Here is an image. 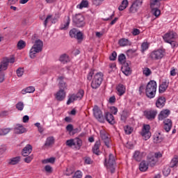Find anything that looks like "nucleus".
I'll list each match as a JSON object with an SVG mask.
<instances>
[{"mask_svg":"<svg viewBox=\"0 0 178 178\" xmlns=\"http://www.w3.org/2000/svg\"><path fill=\"white\" fill-rule=\"evenodd\" d=\"M44 46V43L41 40H35L34 44L31 48L29 51V57L31 59H34L35 58L37 54H40L42 51V47Z\"/></svg>","mask_w":178,"mask_h":178,"instance_id":"nucleus-1","label":"nucleus"},{"mask_svg":"<svg viewBox=\"0 0 178 178\" xmlns=\"http://www.w3.org/2000/svg\"><path fill=\"white\" fill-rule=\"evenodd\" d=\"M156 81H150L148 82L145 88V92L147 98H155V95L156 94Z\"/></svg>","mask_w":178,"mask_h":178,"instance_id":"nucleus-2","label":"nucleus"},{"mask_svg":"<svg viewBox=\"0 0 178 178\" xmlns=\"http://www.w3.org/2000/svg\"><path fill=\"white\" fill-rule=\"evenodd\" d=\"M84 97V90L80 89L76 93L70 94L68 96L67 105L73 104L74 101H81Z\"/></svg>","mask_w":178,"mask_h":178,"instance_id":"nucleus-3","label":"nucleus"},{"mask_svg":"<svg viewBox=\"0 0 178 178\" xmlns=\"http://www.w3.org/2000/svg\"><path fill=\"white\" fill-rule=\"evenodd\" d=\"M104 80V74L101 72H98L95 74L93 79H92L91 87L94 90H97L102 84V81Z\"/></svg>","mask_w":178,"mask_h":178,"instance_id":"nucleus-4","label":"nucleus"},{"mask_svg":"<svg viewBox=\"0 0 178 178\" xmlns=\"http://www.w3.org/2000/svg\"><path fill=\"white\" fill-rule=\"evenodd\" d=\"M160 158H162V154L161 152L149 154L147 156V161L149 162V166L152 167L154 165H156V163L158 162L159 159H160Z\"/></svg>","mask_w":178,"mask_h":178,"instance_id":"nucleus-5","label":"nucleus"},{"mask_svg":"<svg viewBox=\"0 0 178 178\" xmlns=\"http://www.w3.org/2000/svg\"><path fill=\"white\" fill-rule=\"evenodd\" d=\"M92 111L95 119H97V120L101 123H104L105 122V117L104 116V114H102V111L99 107H98V106H95L92 108Z\"/></svg>","mask_w":178,"mask_h":178,"instance_id":"nucleus-6","label":"nucleus"},{"mask_svg":"<svg viewBox=\"0 0 178 178\" xmlns=\"http://www.w3.org/2000/svg\"><path fill=\"white\" fill-rule=\"evenodd\" d=\"M165 55V51L162 49H157L150 53V58L152 60H160Z\"/></svg>","mask_w":178,"mask_h":178,"instance_id":"nucleus-7","label":"nucleus"},{"mask_svg":"<svg viewBox=\"0 0 178 178\" xmlns=\"http://www.w3.org/2000/svg\"><path fill=\"white\" fill-rule=\"evenodd\" d=\"M105 166L108 169V170H111V173H114L115 172V156L113 154H111L109 155L108 161L106 162V160H105Z\"/></svg>","mask_w":178,"mask_h":178,"instance_id":"nucleus-8","label":"nucleus"},{"mask_svg":"<svg viewBox=\"0 0 178 178\" xmlns=\"http://www.w3.org/2000/svg\"><path fill=\"white\" fill-rule=\"evenodd\" d=\"M151 129V127L149 124H145L142 129V131L140 132V136L143 138L145 141L147 140H149L151 138V132L149 130Z\"/></svg>","mask_w":178,"mask_h":178,"instance_id":"nucleus-9","label":"nucleus"},{"mask_svg":"<svg viewBox=\"0 0 178 178\" xmlns=\"http://www.w3.org/2000/svg\"><path fill=\"white\" fill-rule=\"evenodd\" d=\"M81 144L82 141L79 138L67 140V145L69 147H73V148H76V149H80Z\"/></svg>","mask_w":178,"mask_h":178,"instance_id":"nucleus-10","label":"nucleus"},{"mask_svg":"<svg viewBox=\"0 0 178 178\" xmlns=\"http://www.w3.org/2000/svg\"><path fill=\"white\" fill-rule=\"evenodd\" d=\"M72 20L77 27H83L84 26V17L81 14H76L73 17Z\"/></svg>","mask_w":178,"mask_h":178,"instance_id":"nucleus-11","label":"nucleus"},{"mask_svg":"<svg viewBox=\"0 0 178 178\" xmlns=\"http://www.w3.org/2000/svg\"><path fill=\"white\" fill-rule=\"evenodd\" d=\"M143 5V1L140 0H136L133 4L129 8V12L131 13H136L138 9H140V6Z\"/></svg>","mask_w":178,"mask_h":178,"instance_id":"nucleus-12","label":"nucleus"},{"mask_svg":"<svg viewBox=\"0 0 178 178\" xmlns=\"http://www.w3.org/2000/svg\"><path fill=\"white\" fill-rule=\"evenodd\" d=\"M163 38L165 41V42H170V41H173L175 38H176V33L173 31H170L166 33L163 36Z\"/></svg>","mask_w":178,"mask_h":178,"instance_id":"nucleus-13","label":"nucleus"},{"mask_svg":"<svg viewBox=\"0 0 178 178\" xmlns=\"http://www.w3.org/2000/svg\"><path fill=\"white\" fill-rule=\"evenodd\" d=\"M157 113L158 112L155 110H147L144 112V115L148 119V120H154Z\"/></svg>","mask_w":178,"mask_h":178,"instance_id":"nucleus-14","label":"nucleus"},{"mask_svg":"<svg viewBox=\"0 0 178 178\" xmlns=\"http://www.w3.org/2000/svg\"><path fill=\"white\" fill-rule=\"evenodd\" d=\"M116 94L118 97H122L126 94V86L122 83L117 85L115 88Z\"/></svg>","mask_w":178,"mask_h":178,"instance_id":"nucleus-15","label":"nucleus"},{"mask_svg":"<svg viewBox=\"0 0 178 178\" xmlns=\"http://www.w3.org/2000/svg\"><path fill=\"white\" fill-rule=\"evenodd\" d=\"M33 152V146L31 145L28 144L26 145L22 151V156H29L31 152Z\"/></svg>","mask_w":178,"mask_h":178,"instance_id":"nucleus-16","label":"nucleus"},{"mask_svg":"<svg viewBox=\"0 0 178 178\" xmlns=\"http://www.w3.org/2000/svg\"><path fill=\"white\" fill-rule=\"evenodd\" d=\"M27 130L22 124H17L16 127L14 128V133L15 134H23V133H26Z\"/></svg>","mask_w":178,"mask_h":178,"instance_id":"nucleus-17","label":"nucleus"},{"mask_svg":"<svg viewBox=\"0 0 178 178\" xmlns=\"http://www.w3.org/2000/svg\"><path fill=\"white\" fill-rule=\"evenodd\" d=\"M166 102V99L163 97H160L156 102V108H162L165 106V104Z\"/></svg>","mask_w":178,"mask_h":178,"instance_id":"nucleus-18","label":"nucleus"},{"mask_svg":"<svg viewBox=\"0 0 178 178\" xmlns=\"http://www.w3.org/2000/svg\"><path fill=\"white\" fill-rule=\"evenodd\" d=\"M77 114V110L76 108H73L68 113L69 116L67 117V122L73 123V120L74 119L75 115Z\"/></svg>","mask_w":178,"mask_h":178,"instance_id":"nucleus-19","label":"nucleus"},{"mask_svg":"<svg viewBox=\"0 0 178 178\" xmlns=\"http://www.w3.org/2000/svg\"><path fill=\"white\" fill-rule=\"evenodd\" d=\"M169 115H170V111L168 109L161 111L159 115V120H163V119H166Z\"/></svg>","mask_w":178,"mask_h":178,"instance_id":"nucleus-20","label":"nucleus"},{"mask_svg":"<svg viewBox=\"0 0 178 178\" xmlns=\"http://www.w3.org/2000/svg\"><path fill=\"white\" fill-rule=\"evenodd\" d=\"M66 98V92L65 90H59L56 94V99L57 101H63Z\"/></svg>","mask_w":178,"mask_h":178,"instance_id":"nucleus-21","label":"nucleus"},{"mask_svg":"<svg viewBox=\"0 0 178 178\" xmlns=\"http://www.w3.org/2000/svg\"><path fill=\"white\" fill-rule=\"evenodd\" d=\"M100 137L104 140L106 147H109V145H108V142L109 141V137L108 136V133H106L105 130L100 131Z\"/></svg>","mask_w":178,"mask_h":178,"instance_id":"nucleus-22","label":"nucleus"},{"mask_svg":"<svg viewBox=\"0 0 178 178\" xmlns=\"http://www.w3.org/2000/svg\"><path fill=\"white\" fill-rule=\"evenodd\" d=\"M105 120H106L110 124H115V117L111 113H106Z\"/></svg>","mask_w":178,"mask_h":178,"instance_id":"nucleus-23","label":"nucleus"},{"mask_svg":"<svg viewBox=\"0 0 178 178\" xmlns=\"http://www.w3.org/2000/svg\"><path fill=\"white\" fill-rule=\"evenodd\" d=\"M148 165H149V163L146 161H143L140 165H139V170L140 172H147L148 170Z\"/></svg>","mask_w":178,"mask_h":178,"instance_id":"nucleus-24","label":"nucleus"},{"mask_svg":"<svg viewBox=\"0 0 178 178\" xmlns=\"http://www.w3.org/2000/svg\"><path fill=\"white\" fill-rule=\"evenodd\" d=\"M145 154L144 152H140L139 151H136L134 154V159L140 162L144 158Z\"/></svg>","mask_w":178,"mask_h":178,"instance_id":"nucleus-25","label":"nucleus"},{"mask_svg":"<svg viewBox=\"0 0 178 178\" xmlns=\"http://www.w3.org/2000/svg\"><path fill=\"white\" fill-rule=\"evenodd\" d=\"M122 72L125 76H130L131 74V69L129 66V64H124L122 67Z\"/></svg>","mask_w":178,"mask_h":178,"instance_id":"nucleus-26","label":"nucleus"},{"mask_svg":"<svg viewBox=\"0 0 178 178\" xmlns=\"http://www.w3.org/2000/svg\"><path fill=\"white\" fill-rule=\"evenodd\" d=\"M168 87H169V82L168 81H163L159 88V91L160 93L165 92L166 90H168Z\"/></svg>","mask_w":178,"mask_h":178,"instance_id":"nucleus-27","label":"nucleus"},{"mask_svg":"<svg viewBox=\"0 0 178 178\" xmlns=\"http://www.w3.org/2000/svg\"><path fill=\"white\" fill-rule=\"evenodd\" d=\"M67 131L69 132L70 136H74V134L79 133V129H74L73 124H70L67 125Z\"/></svg>","mask_w":178,"mask_h":178,"instance_id":"nucleus-28","label":"nucleus"},{"mask_svg":"<svg viewBox=\"0 0 178 178\" xmlns=\"http://www.w3.org/2000/svg\"><path fill=\"white\" fill-rule=\"evenodd\" d=\"M172 129V120L167 119L164 120V129L167 133H169L170 131V129Z\"/></svg>","mask_w":178,"mask_h":178,"instance_id":"nucleus-29","label":"nucleus"},{"mask_svg":"<svg viewBox=\"0 0 178 178\" xmlns=\"http://www.w3.org/2000/svg\"><path fill=\"white\" fill-rule=\"evenodd\" d=\"M53 144H55V138H54V136H49L46 140L44 147H47V148H49Z\"/></svg>","mask_w":178,"mask_h":178,"instance_id":"nucleus-30","label":"nucleus"},{"mask_svg":"<svg viewBox=\"0 0 178 178\" xmlns=\"http://www.w3.org/2000/svg\"><path fill=\"white\" fill-rule=\"evenodd\" d=\"M119 45L120 47H127L131 45V42L126 38H122L118 42Z\"/></svg>","mask_w":178,"mask_h":178,"instance_id":"nucleus-31","label":"nucleus"},{"mask_svg":"<svg viewBox=\"0 0 178 178\" xmlns=\"http://www.w3.org/2000/svg\"><path fill=\"white\" fill-rule=\"evenodd\" d=\"M8 66H9V61L8 60V58L3 59L0 65V72L6 70V69H8Z\"/></svg>","mask_w":178,"mask_h":178,"instance_id":"nucleus-32","label":"nucleus"},{"mask_svg":"<svg viewBox=\"0 0 178 178\" xmlns=\"http://www.w3.org/2000/svg\"><path fill=\"white\" fill-rule=\"evenodd\" d=\"M34 91H35V88H34L33 86H29L25 89H23L22 90V94H23V95H24L25 94H31L33 92H34Z\"/></svg>","mask_w":178,"mask_h":178,"instance_id":"nucleus-33","label":"nucleus"},{"mask_svg":"<svg viewBox=\"0 0 178 178\" xmlns=\"http://www.w3.org/2000/svg\"><path fill=\"white\" fill-rule=\"evenodd\" d=\"M101 146V142L97 141L92 148V152L96 155L99 154V147Z\"/></svg>","mask_w":178,"mask_h":178,"instance_id":"nucleus-34","label":"nucleus"},{"mask_svg":"<svg viewBox=\"0 0 178 178\" xmlns=\"http://www.w3.org/2000/svg\"><path fill=\"white\" fill-rule=\"evenodd\" d=\"M59 84H58V87L60 88V90H63L65 91V89H66L67 85L66 83L63 81V77H60L59 78Z\"/></svg>","mask_w":178,"mask_h":178,"instance_id":"nucleus-35","label":"nucleus"},{"mask_svg":"<svg viewBox=\"0 0 178 178\" xmlns=\"http://www.w3.org/2000/svg\"><path fill=\"white\" fill-rule=\"evenodd\" d=\"M158 8H159V6H155L153 8H152V14L156 17H159V16L161 15V10L158 9Z\"/></svg>","mask_w":178,"mask_h":178,"instance_id":"nucleus-36","label":"nucleus"},{"mask_svg":"<svg viewBox=\"0 0 178 178\" xmlns=\"http://www.w3.org/2000/svg\"><path fill=\"white\" fill-rule=\"evenodd\" d=\"M20 162V156H16L8 160V165H17Z\"/></svg>","mask_w":178,"mask_h":178,"instance_id":"nucleus-37","label":"nucleus"},{"mask_svg":"<svg viewBox=\"0 0 178 178\" xmlns=\"http://www.w3.org/2000/svg\"><path fill=\"white\" fill-rule=\"evenodd\" d=\"M129 6V1L127 0H123L121 3V5L119 6L118 9L119 10H124L126 8Z\"/></svg>","mask_w":178,"mask_h":178,"instance_id":"nucleus-38","label":"nucleus"},{"mask_svg":"<svg viewBox=\"0 0 178 178\" xmlns=\"http://www.w3.org/2000/svg\"><path fill=\"white\" fill-rule=\"evenodd\" d=\"M163 140V138H162V136H161V134L154 135V141L156 144H158L159 143H162Z\"/></svg>","mask_w":178,"mask_h":178,"instance_id":"nucleus-39","label":"nucleus"},{"mask_svg":"<svg viewBox=\"0 0 178 178\" xmlns=\"http://www.w3.org/2000/svg\"><path fill=\"white\" fill-rule=\"evenodd\" d=\"M148 48H149V43H148V42H143L141 44V52L144 54Z\"/></svg>","mask_w":178,"mask_h":178,"instance_id":"nucleus-40","label":"nucleus"},{"mask_svg":"<svg viewBox=\"0 0 178 178\" xmlns=\"http://www.w3.org/2000/svg\"><path fill=\"white\" fill-rule=\"evenodd\" d=\"M170 168H177L178 166V158L177 157H174L170 163Z\"/></svg>","mask_w":178,"mask_h":178,"instance_id":"nucleus-41","label":"nucleus"},{"mask_svg":"<svg viewBox=\"0 0 178 178\" xmlns=\"http://www.w3.org/2000/svg\"><path fill=\"white\" fill-rule=\"evenodd\" d=\"M10 130L12 129L10 128H2L0 129V136H6V134H8L10 132Z\"/></svg>","mask_w":178,"mask_h":178,"instance_id":"nucleus-42","label":"nucleus"},{"mask_svg":"<svg viewBox=\"0 0 178 178\" xmlns=\"http://www.w3.org/2000/svg\"><path fill=\"white\" fill-rule=\"evenodd\" d=\"M143 73L145 77H148L149 76H151L152 74V71L148 67H145L143 70Z\"/></svg>","mask_w":178,"mask_h":178,"instance_id":"nucleus-43","label":"nucleus"},{"mask_svg":"<svg viewBox=\"0 0 178 178\" xmlns=\"http://www.w3.org/2000/svg\"><path fill=\"white\" fill-rule=\"evenodd\" d=\"M60 62L65 65V63H67V54H63L60 56L59 58Z\"/></svg>","mask_w":178,"mask_h":178,"instance_id":"nucleus-44","label":"nucleus"},{"mask_svg":"<svg viewBox=\"0 0 178 178\" xmlns=\"http://www.w3.org/2000/svg\"><path fill=\"white\" fill-rule=\"evenodd\" d=\"M87 6H88V1L83 0L77 6V8L79 9H83V8H87Z\"/></svg>","mask_w":178,"mask_h":178,"instance_id":"nucleus-45","label":"nucleus"},{"mask_svg":"<svg viewBox=\"0 0 178 178\" xmlns=\"http://www.w3.org/2000/svg\"><path fill=\"white\" fill-rule=\"evenodd\" d=\"M17 47L18 48V49H23L24 48L26 47V42H24V40H19L17 42Z\"/></svg>","mask_w":178,"mask_h":178,"instance_id":"nucleus-46","label":"nucleus"},{"mask_svg":"<svg viewBox=\"0 0 178 178\" xmlns=\"http://www.w3.org/2000/svg\"><path fill=\"white\" fill-rule=\"evenodd\" d=\"M127 118H129V113H127L126 111H122L121 115V120H122V122H126V119H127Z\"/></svg>","mask_w":178,"mask_h":178,"instance_id":"nucleus-47","label":"nucleus"},{"mask_svg":"<svg viewBox=\"0 0 178 178\" xmlns=\"http://www.w3.org/2000/svg\"><path fill=\"white\" fill-rule=\"evenodd\" d=\"M79 33V31H77V29H72L70 31V37H72V38H75L76 35H77V33Z\"/></svg>","mask_w":178,"mask_h":178,"instance_id":"nucleus-48","label":"nucleus"},{"mask_svg":"<svg viewBox=\"0 0 178 178\" xmlns=\"http://www.w3.org/2000/svg\"><path fill=\"white\" fill-rule=\"evenodd\" d=\"M16 108L18 111H23L24 108V104L22 102H19L16 104Z\"/></svg>","mask_w":178,"mask_h":178,"instance_id":"nucleus-49","label":"nucleus"},{"mask_svg":"<svg viewBox=\"0 0 178 178\" xmlns=\"http://www.w3.org/2000/svg\"><path fill=\"white\" fill-rule=\"evenodd\" d=\"M75 38L78 40L79 42H81V41H83V33H81V31H78L76 35L75 36Z\"/></svg>","mask_w":178,"mask_h":178,"instance_id":"nucleus-50","label":"nucleus"},{"mask_svg":"<svg viewBox=\"0 0 178 178\" xmlns=\"http://www.w3.org/2000/svg\"><path fill=\"white\" fill-rule=\"evenodd\" d=\"M24 74V69H23L22 67H19L17 70V76L18 77H22V76H23Z\"/></svg>","mask_w":178,"mask_h":178,"instance_id":"nucleus-51","label":"nucleus"},{"mask_svg":"<svg viewBox=\"0 0 178 178\" xmlns=\"http://www.w3.org/2000/svg\"><path fill=\"white\" fill-rule=\"evenodd\" d=\"M124 130L125 131V134H130L131 133H133V128L130 126L124 127Z\"/></svg>","mask_w":178,"mask_h":178,"instance_id":"nucleus-52","label":"nucleus"},{"mask_svg":"<svg viewBox=\"0 0 178 178\" xmlns=\"http://www.w3.org/2000/svg\"><path fill=\"white\" fill-rule=\"evenodd\" d=\"M34 158V156L33 154L30 155V156H26V157L24 159V162H26V163H30V162H31V161H33Z\"/></svg>","mask_w":178,"mask_h":178,"instance_id":"nucleus-53","label":"nucleus"},{"mask_svg":"<svg viewBox=\"0 0 178 178\" xmlns=\"http://www.w3.org/2000/svg\"><path fill=\"white\" fill-rule=\"evenodd\" d=\"M83 177V172H81V171L80 170H77L76 172H75L74 176L72 177V178H82Z\"/></svg>","mask_w":178,"mask_h":178,"instance_id":"nucleus-54","label":"nucleus"},{"mask_svg":"<svg viewBox=\"0 0 178 178\" xmlns=\"http://www.w3.org/2000/svg\"><path fill=\"white\" fill-rule=\"evenodd\" d=\"M140 33H141V31H140V29H136V28L133 29L132 31H131L132 35H134V36L140 35Z\"/></svg>","mask_w":178,"mask_h":178,"instance_id":"nucleus-55","label":"nucleus"},{"mask_svg":"<svg viewBox=\"0 0 178 178\" xmlns=\"http://www.w3.org/2000/svg\"><path fill=\"white\" fill-rule=\"evenodd\" d=\"M52 19V15H47L45 20L44 21V26L47 27L48 23Z\"/></svg>","mask_w":178,"mask_h":178,"instance_id":"nucleus-56","label":"nucleus"},{"mask_svg":"<svg viewBox=\"0 0 178 178\" xmlns=\"http://www.w3.org/2000/svg\"><path fill=\"white\" fill-rule=\"evenodd\" d=\"M118 60L120 62V63H124V61L126 60V56L124 54H120L118 56Z\"/></svg>","mask_w":178,"mask_h":178,"instance_id":"nucleus-57","label":"nucleus"},{"mask_svg":"<svg viewBox=\"0 0 178 178\" xmlns=\"http://www.w3.org/2000/svg\"><path fill=\"white\" fill-rule=\"evenodd\" d=\"M92 76H94V70H90L89 72V73L88 74V76H87V79L88 80H89L90 81H91V80H92Z\"/></svg>","mask_w":178,"mask_h":178,"instance_id":"nucleus-58","label":"nucleus"},{"mask_svg":"<svg viewBox=\"0 0 178 178\" xmlns=\"http://www.w3.org/2000/svg\"><path fill=\"white\" fill-rule=\"evenodd\" d=\"M44 170L47 172V173H52V167L49 165H47L44 167Z\"/></svg>","mask_w":178,"mask_h":178,"instance_id":"nucleus-59","label":"nucleus"},{"mask_svg":"<svg viewBox=\"0 0 178 178\" xmlns=\"http://www.w3.org/2000/svg\"><path fill=\"white\" fill-rule=\"evenodd\" d=\"M117 56H118V54L116 53V51H113L109 57L110 60H115Z\"/></svg>","mask_w":178,"mask_h":178,"instance_id":"nucleus-60","label":"nucleus"},{"mask_svg":"<svg viewBox=\"0 0 178 178\" xmlns=\"http://www.w3.org/2000/svg\"><path fill=\"white\" fill-rule=\"evenodd\" d=\"M168 44H170V45L172 48H176L178 47L177 42L174 41V40H171L170 42H168Z\"/></svg>","mask_w":178,"mask_h":178,"instance_id":"nucleus-61","label":"nucleus"},{"mask_svg":"<svg viewBox=\"0 0 178 178\" xmlns=\"http://www.w3.org/2000/svg\"><path fill=\"white\" fill-rule=\"evenodd\" d=\"M5 152H6V146L1 145L0 147V155H2V154H5Z\"/></svg>","mask_w":178,"mask_h":178,"instance_id":"nucleus-62","label":"nucleus"},{"mask_svg":"<svg viewBox=\"0 0 178 178\" xmlns=\"http://www.w3.org/2000/svg\"><path fill=\"white\" fill-rule=\"evenodd\" d=\"M111 112L113 115H116L118 113V108H116L115 106L111 107Z\"/></svg>","mask_w":178,"mask_h":178,"instance_id":"nucleus-63","label":"nucleus"},{"mask_svg":"<svg viewBox=\"0 0 178 178\" xmlns=\"http://www.w3.org/2000/svg\"><path fill=\"white\" fill-rule=\"evenodd\" d=\"M163 173L164 176H169V175L170 174V169H169V168L164 169L163 170Z\"/></svg>","mask_w":178,"mask_h":178,"instance_id":"nucleus-64","label":"nucleus"}]
</instances>
